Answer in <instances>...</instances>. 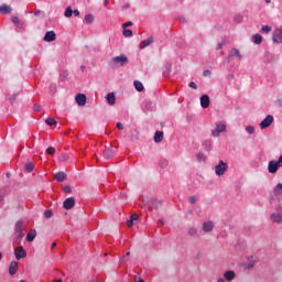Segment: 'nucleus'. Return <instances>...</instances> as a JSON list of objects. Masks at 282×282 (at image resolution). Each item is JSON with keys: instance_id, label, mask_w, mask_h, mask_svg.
Returning a JSON list of instances; mask_svg holds the SVG:
<instances>
[{"instance_id": "f257e3e1", "label": "nucleus", "mask_w": 282, "mask_h": 282, "mask_svg": "<svg viewBox=\"0 0 282 282\" xmlns=\"http://www.w3.org/2000/svg\"><path fill=\"white\" fill-rule=\"evenodd\" d=\"M282 166V154L280 155L278 161H270L268 165V171L271 174H274L281 169Z\"/></svg>"}, {"instance_id": "0eeeda50", "label": "nucleus", "mask_w": 282, "mask_h": 282, "mask_svg": "<svg viewBox=\"0 0 282 282\" xmlns=\"http://www.w3.org/2000/svg\"><path fill=\"white\" fill-rule=\"evenodd\" d=\"M74 206H76V199L74 197H68L63 203V208H65V210H72Z\"/></svg>"}, {"instance_id": "20e7f679", "label": "nucleus", "mask_w": 282, "mask_h": 282, "mask_svg": "<svg viewBox=\"0 0 282 282\" xmlns=\"http://www.w3.org/2000/svg\"><path fill=\"white\" fill-rule=\"evenodd\" d=\"M226 131V123H216V129L212 131L214 138H219Z\"/></svg>"}, {"instance_id": "39448f33", "label": "nucleus", "mask_w": 282, "mask_h": 282, "mask_svg": "<svg viewBox=\"0 0 282 282\" xmlns=\"http://www.w3.org/2000/svg\"><path fill=\"white\" fill-rule=\"evenodd\" d=\"M274 122V117L272 115H268L260 123V129H268Z\"/></svg>"}, {"instance_id": "6ab92c4d", "label": "nucleus", "mask_w": 282, "mask_h": 282, "mask_svg": "<svg viewBox=\"0 0 282 282\" xmlns=\"http://www.w3.org/2000/svg\"><path fill=\"white\" fill-rule=\"evenodd\" d=\"M113 155H116V153L113 152L112 149L108 148L104 151V158L106 160H111V158H113Z\"/></svg>"}, {"instance_id": "6e6552de", "label": "nucleus", "mask_w": 282, "mask_h": 282, "mask_svg": "<svg viewBox=\"0 0 282 282\" xmlns=\"http://www.w3.org/2000/svg\"><path fill=\"white\" fill-rule=\"evenodd\" d=\"M75 100L78 107H85V105H87V96H85V94H77Z\"/></svg>"}, {"instance_id": "412c9836", "label": "nucleus", "mask_w": 282, "mask_h": 282, "mask_svg": "<svg viewBox=\"0 0 282 282\" xmlns=\"http://www.w3.org/2000/svg\"><path fill=\"white\" fill-rule=\"evenodd\" d=\"M271 220L273 224H282V214H272Z\"/></svg>"}, {"instance_id": "9b49d317", "label": "nucleus", "mask_w": 282, "mask_h": 282, "mask_svg": "<svg viewBox=\"0 0 282 282\" xmlns=\"http://www.w3.org/2000/svg\"><path fill=\"white\" fill-rule=\"evenodd\" d=\"M200 107H203V109H208V107H210V97H208V95H203L200 97Z\"/></svg>"}, {"instance_id": "72a5a7b5", "label": "nucleus", "mask_w": 282, "mask_h": 282, "mask_svg": "<svg viewBox=\"0 0 282 282\" xmlns=\"http://www.w3.org/2000/svg\"><path fill=\"white\" fill-rule=\"evenodd\" d=\"M261 32H264V34H268V33L272 32V26L262 25Z\"/></svg>"}, {"instance_id": "c9c22d12", "label": "nucleus", "mask_w": 282, "mask_h": 282, "mask_svg": "<svg viewBox=\"0 0 282 282\" xmlns=\"http://www.w3.org/2000/svg\"><path fill=\"white\" fill-rule=\"evenodd\" d=\"M234 21L236 23H242L243 22V15H241V14L235 15Z\"/></svg>"}, {"instance_id": "f704fd0d", "label": "nucleus", "mask_w": 282, "mask_h": 282, "mask_svg": "<svg viewBox=\"0 0 282 282\" xmlns=\"http://www.w3.org/2000/svg\"><path fill=\"white\" fill-rule=\"evenodd\" d=\"M45 123L48 127H54V124H56V121L54 119H52V118H46Z\"/></svg>"}, {"instance_id": "1a4fd4ad", "label": "nucleus", "mask_w": 282, "mask_h": 282, "mask_svg": "<svg viewBox=\"0 0 282 282\" xmlns=\"http://www.w3.org/2000/svg\"><path fill=\"white\" fill-rule=\"evenodd\" d=\"M237 58L238 61H241L243 56L241 55V52H239L238 48H231L229 56L227 57V61H230V58Z\"/></svg>"}, {"instance_id": "e2e57ef3", "label": "nucleus", "mask_w": 282, "mask_h": 282, "mask_svg": "<svg viewBox=\"0 0 282 282\" xmlns=\"http://www.w3.org/2000/svg\"><path fill=\"white\" fill-rule=\"evenodd\" d=\"M51 248H52V250H54V248H56V242H53V243L51 245Z\"/></svg>"}, {"instance_id": "5fc2aeb1", "label": "nucleus", "mask_w": 282, "mask_h": 282, "mask_svg": "<svg viewBox=\"0 0 282 282\" xmlns=\"http://www.w3.org/2000/svg\"><path fill=\"white\" fill-rule=\"evenodd\" d=\"M224 45H225L224 41L218 43L217 46H216V50H221L224 47Z\"/></svg>"}, {"instance_id": "4d7b16f0", "label": "nucleus", "mask_w": 282, "mask_h": 282, "mask_svg": "<svg viewBox=\"0 0 282 282\" xmlns=\"http://www.w3.org/2000/svg\"><path fill=\"white\" fill-rule=\"evenodd\" d=\"M12 22H13L14 24L19 23V17H13V18H12Z\"/></svg>"}, {"instance_id": "bf43d9fd", "label": "nucleus", "mask_w": 282, "mask_h": 282, "mask_svg": "<svg viewBox=\"0 0 282 282\" xmlns=\"http://www.w3.org/2000/svg\"><path fill=\"white\" fill-rule=\"evenodd\" d=\"M33 110H34V111H41V106H34V107H33Z\"/></svg>"}, {"instance_id": "3c124183", "label": "nucleus", "mask_w": 282, "mask_h": 282, "mask_svg": "<svg viewBox=\"0 0 282 282\" xmlns=\"http://www.w3.org/2000/svg\"><path fill=\"white\" fill-rule=\"evenodd\" d=\"M188 87H191V89H197V84H195V82H191Z\"/></svg>"}, {"instance_id": "473e14b6", "label": "nucleus", "mask_w": 282, "mask_h": 282, "mask_svg": "<svg viewBox=\"0 0 282 282\" xmlns=\"http://www.w3.org/2000/svg\"><path fill=\"white\" fill-rule=\"evenodd\" d=\"M189 237H196L197 235V228L195 227H189L188 230H187Z\"/></svg>"}, {"instance_id": "e433bc0d", "label": "nucleus", "mask_w": 282, "mask_h": 282, "mask_svg": "<svg viewBox=\"0 0 282 282\" xmlns=\"http://www.w3.org/2000/svg\"><path fill=\"white\" fill-rule=\"evenodd\" d=\"M123 36L126 37L133 36V31L129 29H123Z\"/></svg>"}, {"instance_id": "b1692460", "label": "nucleus", "mask_w": 282, "mask_h": 282, "mask_svg": "<svg viewBox=\"0 0 282 282\" xmlns=\"http://www.w3.org/2000/svg\"><path fill=\"white\" fill-rule=\"evenodd\" d=\"M106 98L108 105H116V95L113 93H109Z\"/></svg>"}, {"instance_id": "9d476101", "label": "nucleus", "mask_w": 282, "mask_h": 282, "mask_svg": "<svg viewBox=\"0 0 282 282\" xmlns=\"http://www.w3.org/2000/svg\"><path fill=\"white\" fill-rule=\"evenodd\" d=\"M273 43H282V29H276L272 35Z\"/></svg>"}, {"instance_id": "f03ea898", "label": "nucleus", "mask_w": 282, "mask_h": 282, "mask_svg": "<svg viewBox=\"0 0 282 282\" xmlns=\"http://www.w3.org/2000/svg\"><path fill=\"white\" fill-rule=\"evenodd\" d=\"M228 171V164L224 161H219V163L215 166V173L218 175V177H221L224 173Z\"/></svg>"}, {"instance_id": "338daca9", "label": "nucleus", "mask_w": 282, "mask_h": 282, "mask_svg": "<svg viewBox=\"0 0 282 282\" xmlns=\"http://www.w3.org/2000/svg\"><path fill=\"white\" fill-rule=\"evenodd\" d=\"M104 3L105 6H107L109 3V0H105Z\"/></svg>"}, {"instance_id": "7ed1b4c3", "label": "nucleus", "mask_w": 282, "mask_h": 282, "mask_svg": "<svg viewBox=\"0 0 282 282\" xmlns=\"http://www.w3.org/2000/svg\"><path fill=\"white\" fill-rule=\"evenodd\" d=\"M112 63H116V65H120L121 67H124V65L129 63V57H127V55L124 54H121L119 56L113 57Z\"/></svg>"}, {"instance_id": "69168bd1", "label": "nucleus", "mask_w": 282, "mask_h": 282, "mask_svg": "<svg viewBox=\"0 0 282 282\" xmlns=\"http://www.w3.org/2000/svg\"><path fill=\"white\" fill-rule=\"evenodd\" d=\"M53 282H63V280L58 279V280H54Z\"/></svg>"}, {"instance_id": "ddd939ff", "label": "nucleus", "mask_w": 282, "mask_h": 282, "mask_svg": "<svg viewBox=\"0 0 282 282\" xmlns=\"http://www.w3.org/2000/svg\"><path fill=\"white\" fill-rule=\"evenodd\" d=\"M19 271V263L17 261H12L9 267V274L11 276H14L17 272Z\"/></svg>"}, {"instance_id": "de8ad7c7", "label": "nucleus", "mask_w": 282, "mask_h": 282, "mask_svg": "<svg viewBox=\"0 0 282 282\" xmlns=\"http://www.w3.org/2000/svg\"><path fill=\"white\" fill-rule=\"evenodd\" d=\"M130 25H133L132 21H128V22L123 23L122 28L127 29V28H130Z\"/></svg>"}, {"instance_id": "ea45409f", "label": "nucleus", "mask_w": 282, "mask_h": 282, "mask_svg": "<svg viewBox=\"0 0 282 282\" xmlns=\"http://www.w3.org/2000/svg\"><path fill=\"white\" fill-rule=\"evenodd\" d=\"M46 153H48V155H54V153H56V149L54 147H50L46 149Z\"/></svg>"}, {"instance_id": "cd10ccee", "label": "nucleus", "mask_w": 282, "mask_h": 282, "mask_svg": "<svg viewBox=\"0 0 282 282\" xmlns=\"http://www.w3.org/2000/svg\"><path fill=\"white\" fill-rule=\"evenodd\" d=\"M257 262L254 261L253 257L249 258V261L247 263H245V268H247L248 270H250V268H252Z\"/></svg>"}, {"instance_id": "6e6d98bb", "label": "nucleus", "mask_w": 282, "mask_h": 282, "mask_svg": "<svg viewBox=\"0 0 282 282\" xmlns=\"http://www.w3.org/2000/svg\"><path fill=\"white\" fill-rule=\"evenodd\" d=\"M73 14H75V17H80V11H78V9L73 11Z\"/></svg>"}, {"instance_id": "5701e85b", "label": "nucleus", "mask_w": 282, "mask_h": 282, "mask_svg": "<svg viewBox=\"0 0 282 282\" xmlns=\"http://www.w3.org/2000/svg\"><path fill=\"white\" fill-rule=\"evenodd\" d=\"M36 239V230L32 229L28 235H26V241H34Z\"/></svg>"}, {"instance_id": "f3484780", "label": "nucleus", "mask_w": 282, "mask_h": 282, "mask_svg": "<svg viewBox=\"0 0 282 282\" xmlns=\"http://www.w3.org/2000/svg\"><path fill=\"white\" fill-rule=\"evenodd\" d=\"M153 36H151V37H149V39H147V40H144V41H142L141 43H140V50H144L145 47H149V45H151L152 43H153Z\"/></svg>"}, {"instance_id": "774afa93", "label": "nucleus", "mask_w": 282, "mask_h": 282, "mask_svg": "<svg viewBox=\"0 0 282 282\" xmlns=\"http://www.w3.org/2000/svg\"><path fill=\"white\" fill-rule=\"evenodd\" d=\"M265 3H272V0H265Z\"/></svg>"}, {"instance_id": "052dcab7", "label": "nucleus", "mask_w": 282, "mask_h": 282, "mask_svg": "<svg viewBox=\"0 0 282 282\" xmlns=\"http://www.w3.org/2000/svg\"><path fill=\"white\" fill-rule=\"evenodd\" d=\"M217 282H226V278L224 279V278H219L218 280H217Z\"/></svg>"}, {"instance_id": "4be33fe9", "label": "nucleus", "mask_w": 282, "mask_h": 282, "mask_svg": "<svg viewBox=\"0 0 282 282\" xmlns=\"http://www.w3.org/2000/svg\"><path fill=\"white\" fill-rule=\"evenodd\" d=\"M0 12L2 14H10L12 12V8H10V6H8V4H2L0 7Z\"/></svg>"}, {"instance_id": "a18cd8bd", "label": "nucleus", "mask_w": 282, "mask_h": 282, "mask_svg": "<svg viewBox=\"0 0 282 282\" xmlns=\"http://www.w3.org/2000/svg\"><path fill=\"white\" fill-rule=\"evenodd\" d=\"M64 193H72V187L69 185H65L63 187Z\"/></svg>"}, {"instance_id": "680f3d73", "label": "nucleus", "mask_w": 282, "mask_h": 282, "mask_svg": "<svg viewBox=\"0 0 282 282\" xmlns=\"http://www.w3.org/2000/svg\"><path fill=\"white\" fill-rule=\"evenodd\" d=\"M62 158L64 161H66L69 156L67 154H63Z\"/></svg>"}, {"instance_id": "2f4dec72", "label": "nucleus", "mask_w": 282, "mask_h": 282, "mask_svg": "<svg viewBox=\"0 0 282 282\" xmlns=\"http://www.w3.org/2000/svg\"><path fill=\"white\" fill-rule=\"evenodd\" d=\"M94 14L89 13L85 15V22L91 24L94 22Z\"/></svg>"}, {"instance_id": "393cba45", "label": "nucleus", "mask_w": 282, "mask_h": 282, "mask_svg": "<svg viewBox=\"0 0 282 282\" xmlns=\"http://www.w3.org/2000/svg\"><path fill=\"white\" fill-rule=\"evenodd\" d=\"M15 232H18V235H23V221L19 220L15 224Z\"/></svg>"}, {"instance_id": "37998d69", "label": "nucleus", "mask_w": 282, "mask_h": 282, "mask_svg": "<svg viewBox=\"0 0 282 282\" xmlns=\"http://www.w3.org/2000/svg\"><path fill=\"white\" fill-rule=\"evenodd\" d=\"M274 105H275V107L281 108V107H282V97H281V98L275 99Z\"/></svg>"}, {"instance_id": "49530a36", "label": "nucleus", "mask_w": 282, "mask_h": 282, "mask_svg": "<svg viewBox=\"0 0 282 282\" xmlns=\"http://www.w3.org/2000/svg\"><path fill=\"white\" fill-rule=\"evenodd\" d=\"M139 218H140V216H138V214H132V215L130 216V219H131L132 221H138Z\"/></svg>"}, {"instance_id": "a19ab883", "label": "nucleus", "mask_w": 282, "mask_h": 282, "mask_svg": "<svg viewBox=\"0 0 282 282\" xmlns=\"http://www.w3.org/2000/svg\"><path fill=\"white\" fill-rule=\"evenodd\" d=\"M246 131H247V133H249V135H252V133H254V127L248 126V127L246 128Z\"/></svg>"}, {"instance_id": "c756f323", "label": "nucleus", "mask_w": 282, "mask_h": 282, "mask_svg": "<svg viewBox=\"0 0 282 282\" xmlns=\"http://www.w3.org/2000/svg\"><path fill=\"white\" fill-rule=\"evenodd\" d=\"M273 193H274L275 196L281 195V193H282V183H279V184L274 187Z\"/></svg>"}, {"instance_id": "864d4df0", "label": "nucleus", "mask_w": 282, "mask_h": 282, "mask_svg": "<svg viewBox=\"0 0 282 282\" xmlns=\"http://www.w3.org/2000/svg\"><path fill=\"white\" fill-rule=\"evenodd\" d=\"M117 129H119V131H122L124 129V124H122L121 122H118Z\"/></svg>"}, {"instance_id": "09e8293b", "label": "nucleus", "mask_w": 282, "mask_h": 282, "mask_svg": "<svg viewBox=\"0 0 282 282\" xmlns=\"http://www.w3.org/2000/svg\"><path fill=\"white\" fill-rule=\"evenodd\" d=\"M205 147H207L208 151H210V149H213V143L210 141H206Z\"/></svg>"}, {"instance_id": "f8f14e48", "label": "nucleus", "mask_w": 282, "mask_h": 282, "mask_svg": "<svg viewBox=\"0 0 282 282\" xmlns=\"http://www.w3.org/2000/svg\"><path fill=\"white\" fill-rule=\"evenodd\" d=\"M44 41L46 43H52V42L56 41V33L54 31L46 32L44 35Z\"/></svg>"}, {"instance_id": "0e129e2a", "label": "nucleus", "mask_w": 282, "mask_h": 282, "mask_svg": "<svg viewBox=\"0 0 282 282\" xmlns=\"http://www.w3.org/2000/svg\"><path fill=\"white\" fill-rule=\"evenodd\" d=\"M126 257L129 259V257H131V252L128 251V252L126 253Z\"/></svg>"}, {"instance_id": "423d86ee", "label": "nucleus", "mask_w": 282, "mask_h": 282, "mask_svg": "<svg viewBox=\"0 0 282 282\" xmlns=\"http://www.w3.org/2000/svg\"><path fill=\"white\" fill-rule=\"evenodd\" d=\"M14 254H15L17 261H21V259H25V257H28V252L25 251V249H23V247L15 248Z\"/></svg>"}, {"instance_id": "bb28decb", "label": "nucleus", "mask_w": 282, "mask_h": 282, "mask_svg": "<svg viewBox=\"0 0 282 282\" xmlns=\"http://www.w3.org/2000/svg\"><path fill=\"white\" fill-rule=\"evenodd\" d=\"M24 171L26 173H32V171H34V164L32 162H29L24 165Z\"/></svg>"}, {"instance_id": "a211bd4d", "label": "nucleus", "mask_w": 282, "mask_h": 282, "mask_svg": "<svg viewBox=\"0 0 282 282\" xmlns=\"http://www.w3.org/2000/svg\"><path fill=\"white\" fill-rule=\"evenodd\" d=\"M56 182H65V180L67 178V174H65V172H57L54 175Z\"/></svg>"}, {"instance_id": "4c0bfd02", "label": "nucleus", "mask_w": 282, "mask_h": 282, "mask_svg": "<svg viewBox=\"0 0 282 282\" xmlns=\"http://www.w3.org/2000/svg\"><path fill=\"white\" fill-rule=\"evenodd\" d=\"M52 215H53L52 209H46L44 212L45 219H52Z\"/></svg>"}, {"instance_id": "4468645a", "label": "nucleus", "mask_w": 282, "mask_h": 282, "mask_svg": "<svg viewBox=\"0 0 282 282\" xmlns=\"http://www.w3.org/2000/svg\"><path fill=\"white\" fill-rule=\"evenodd\" d=\"M213 228H215V224L210 220L205 221L202 226V230L205 232H212Z\"/></svg>"}, {"instance_id": "a878e982", "label": "nucleus", "mask_w": 282, "mask_h": 282, "mask_svg": "<svg viewBox=\"0 0 282 282\" xmlns=\"http://www.w3.org/2000/svg\"><path fill=\"white\" fill-rule=\"evenodd\" d=\"M133 85H134V89H137V91H144V85L141 82L134 80Z\"/></svg>"}, {"instance_id": "dca6fc26", "label": "nucleus", "mask_w": 282, "mask_h": 282, "mask_svg": "<svg viewBox=\"0 0 282 282\" xmlns=\"http://www.w3.org/2000/svg\"><path fill=\"white\" fill-rule=\"evenodd\" d=\"M164 140V132L163 131H156L154 133V142H156V144H160V142H162Z\"/></svg>"}, {"instance_id": "603ef678", "label": "nucleus", "mask_w": 282, "mask_h": 282, "mask_svg": "<svg viewBox=\"0 0 282 282\" xmlns=\"http://www.w3.org/2000/svg\"><path fill=\"white\" fill-rule=\"evenodd\" d=\"M127 226H128V228H132V227H133V221H132L131 218H129V219L127 220Z\"/></svg>"}, {"instance_id": "58836bf2", "label": "nucleus", "mask_w": 282, "mask_h": 282, "mask_svg": "<svg viewBox=\"0 0 282 282\" xmlns=\"http://www.w3.org/2000/svg\"><path fill=\"white\" fill-rule=\"evenodd\" d=\"M196 158L198 162H206V155L204 153H198Z\"/></svg>"}, {"instance_id": "7c9ffc66", "label": "nucleus", "mask_w": 282, "mask_h": 282, "mask_svg": "<svg viewBox=\"0 0 282 282\" xmlns=\"http://www.w3.org/2000/svg\"><path fill=\"white\" fill-rule=\"evenodd\" d=\"M72 14H74V11L72 10V7H67L65 12H64V17H66V19L72 18Z\"/></svg>"}, {"instance_id": "8fccbe9b", "label": "nucleus", "mask_w": 282, "mask_h": 282, "mask_svg": "<svg viewBox=\"0 0 282 282\" xmlns=\"http://www.w3.org/2000/svg\"><path fill=\"white\" fill-rule=\"evenodd\" d=\"M127 261H129V258H127V256L120 258L119 263H127Z\"/></svg>"}, {"instance_id": "aec40b11", "label": "nucleus", "mask_w": 282, "mask_h": 282, "mask_svg": "<svg viewBox=\"0 0 282 282\" xmlns=\"http://www.w3.org/2000/svg\"><path fill=\"white\" fill-rule=\"evenodd\" d=\"M150 208L151 209H158V208H160V206H162V202H160V200H158V199H150Z\"/></svg>"}, {"instance_id": "c85d7f7f", "label": "nucleus", "mask_w": 282, "mask_h": 282, "mask_svg": "<svg viewBox=\"0 0 282 282\" xmlns=\"http://www.w3.org/2000/svg\"><path fill=\"white\" fill-rule=\"evenodd\" d=\"M263 37L261 36V34L253 35V43H256V45H261Z\"/></svg>"}, {"instance_id": "c03bdc74", "label": "nucleus", "mask_w": 282, "mask_h": 282, "mask_svg": "<svg viewBox=\"0 0 282 282\" xmlns=\"http://www.w3.org/2000/svg\"><path fill=\"white\" fill-rule=\"evenodd\" d=\"M160 165L162 166V169H166V166H169V161H166V160H161V161H160Z\"/></svg>"}, {"instance_id": "13d9d810", "label": "nucleus", "mask_w": 282, "mask_h": 282, "mask_svg": "<svg viewBox=\"0 0 282 282\" xmlns=\"http://www.w3.org/2000/svg\"><path fill=\"white\" fill-rule=\"evenodd\" d=\"M203 76H210V70H204Z\"/></svg>"}, {"instance_id": "79ce46f5", "label": "nucleus", "mask_w": 282, "mask_h": 282, "mask_svg": "<svg viewBox=\"0 0 282 282\" xmlns=\"http://www.w3.org/2000/svg\"><path fill=\"white\" fill-rule=\"evenodd\" d=\"M199 198L197 196H189L188 202L189 204H195Z\"/></svg>"}, {"instance_id": "2eb2a0df", "label": "nucleus", "mask_w": 282, "mask_h": 282, "mask_svg": "<svg viewBox=\"0 0 282 282\" xmlns=\"http://www.w3.org/2000/svg\"><path fill=\"white\" fill-rule=\"evenodd\" d=\"M236 273L232 270L226 271L224 273L225 281H235Z\"/></svg>"}]
</instances>
